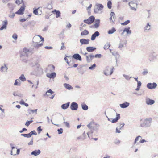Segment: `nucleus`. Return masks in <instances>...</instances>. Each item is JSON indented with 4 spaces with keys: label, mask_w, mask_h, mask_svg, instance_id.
<instances>
[{
    "label": "nucleus",
    "mask_w": 158,
    "mask_h": 158,
    "mask_svg": "<svg viewBox=\"0 0 158 158\" xmlns=\"http://www.w3.org/2000/svg\"><path fill=\"white\" fill-rule=\"evenodd\" d=\"M120 114H116V117L115 118L113 119L111 121V122L113 123H116L118 122V120L120 119Z\"/></svg>",
    "instance_id": "nucleus-25"
},
{
    "label": "nucleus",
    "mask_w": 158,
    "mask_h": 158,
    "mask_svg": "<svg viewBox=\"0 0 158 158\" xmlns=\"http://www.w3.org/2000/svg\"><path fill=\"white\" fill-rule=\"evenodd\" d=\"M130 22V21L129 20L125 21L124 22L122 23L121 24L123 25H126L128 24Z\"/></svg>",
    "instance_id": "nucleus-53"
},
{
    "label": "nucleus",
    "mask_w": 158,
    "mask_h": 158,
    "mask_svg": "<svg viewBox=\"0 0 158 158\" xmlns=\"http://www.w3.org/2000/svg\"><path fill=\"white\" fill-rule=\"evenodd\" d=\"M123 76L127 80H129L130 78H131L132 77H131L129 78L128 76L126 75L125 74H123Z\"/></svg>",
    "instance_id": "nucleus-61"
},
{
    "label": "nucleus",
    "mask_w": 158,
    "mask_h": 158,
    "mask_svg": "<svg viewBox=\"0 0 158 158\" xmlns=\"http://www.w3.org/2000/svg\"><path fill=\"white\" fill-rule=\"evenodd\" d=\"M21 135L22 136H23L25 137H27L28 138L30 137L29 133L27 134H21Z\"/></svg>",
    "instance_id": "nucleus-49"
},
{
    "label": "nucleus",
    "mask_w": 158,
    "mask_h": 158,
    "mask_svg": "<svg viewBox=\"0 0 158 158\" xmlns=\"http://www.w3.org/2000/svg\"><path fill=\"white\" fill-rule=\"evenodd\" d=\"M22 83L21 81L19 79H17L15 80L14 84L15 86H20Z\"/></svg>",
    "instance_id": "nucleus-27"
},
{
    "label": "nucleus",
    "mask_w": 158,
    "mask_h": 158,
    "mask_svg": "<svg viewBox=\"0 0 158 158\" xmlns=\"http://www.w3.org/2000/svg\"><path fill=\"white\" fill-rule=\"evenodd\" d=\"M41 153V151L40 150H35L33 151L31 153V155L36 156L39 155Z\"/></svg>",
    "instance_id": "nucleus-21"
},
{
    "label": "nucleus",
    "mask_w": 158,
    "mask_h": 158,
    "mask_svg": "<svg viewBox=\"0 0 158 158\" xmlns=\"http://www.w3.org/2000/svg\"><path fill=\"white\" fill-rule=\"evenodd\" d=\"M116 30L114 28H112L111 30H109L108 31V34H112L115 32Z\"/></svg>",
    "instance_id": "nucleus-41"
},
{
    "label": "nucleus",
    "mask_w": 158,
    "mask_h": 158,
    "mask_svg": "<svg viewBox=\"0 0 158 158\" xmlns=\"http://www.w3.org/2000/svg\"><path fill=\"white\" fill-rule=\"evenodd\" d=\"M28 55L25 54L20 53V57L21 60L24 62L26 63L27 61Z\"/></svg>",
    "instance_id": "nucleus-8"
},
{
    "label": "nucleus",
    "mask_w": 158,
    "mask_h": 158,
    "mask_svg": "<svg viewBox=\"0 0 158 158\" xmlns=\"http://www.w3.org/2000/svg\"><path fill=\"white\" fill-rule=\"evenodd\" d=\"M54 92L51 89H49L46 92L47 95H49L50 94H52Z\"/></svg>",
    "instance_id": "nucleus-44"
},
{
    "label": "nucleus",
    "mask_w": 158,
    "mask_h": 158,
    "mask_svg": "<svg viewBox=\"0 0 158 158\" xmlns=\"http://www.w3.org/2000/svg\"><path fill=\"white\" fill-rule=\"evenodd\" d=\"M157 85V84L156 83L154 82L153 83H149L147 84V87L149 89H152L156 88Z\"/></svg>",
    "instance_id": "nucleus-9"
},
{
    "label": "nucleus",
    "mask_w": 158,
    "mask_h": 158,
    "mask_svg": "<svg viewBox=\"0 0 158 158\" xmlns=\"http://www.w3.org/2000/svg\"><path fill=\"white\" fill-rule=\"evenodd\" d=\"M81 106L82 108L84 110H86L88 109V106L85 104H82Z\"/></svg>",
    "instance_id": "nucleus-40"
},
{
    "label": "nucleus",
    "mask_w": 158,
    "mask_h": 158,
    "mask_svg": "<svg viewBox=\"0 0 158 158\" xmlns=\"http://www.w3.org/2000/svg\"><path fill=\"white\" fill-rule=\"evenodd\" d=\"M137 2L136 0H133L129 3V5L131 10H133L135 11L136 10V8L137 5Z\"/></svg>",
    "instance_id": "nucleus-5"
},
{
    "label": "nucleus",
    "mask_w": 158,
    "mask_h": 158,
    "mask_svg": "<svg viewBox=\"0 0 158 158\" xmlns=\"http://www.w3.org/2000/svg\"><path fill=\"white\" fill-rule=\"evenodd\" d=\"M29 133V135H30V137L31 136V135H36L37 134V133H36V132L35 130L31 131Z\"/></svg>",
    "instance_id": "nucleus-47"
},
{
    "label": "nucleus",
    "mask_w": 158,
    "mask_h": 158,
    "mask_svg": "<svg viewBox=\"0 0 158 158\" xmlns=\"http://www.w3.org/2000/svg\"><path fill=\"white\" fill-rule=\"evenodd\" d=\"M22 81L23 82L26 80L25 77L23 74H22L19 79Z\"/></svg>",
    "instance_id": "nucleus-39"
},
{
    "label": "nucleus",
    "mask_w": 158,
    "mask_h": 158,
    "mask_svg": "<svg viewBox=\"0 0 158 158\" xmlns=\"http://www.w3.org/2000/svg\"><path fill=\"white\" fill-rule=\"evenodd\" d=\"M100 23V20L99 19H96L95 21V24H94V27L95 28H97L99 26Z\"/></svg>",
    "instance_id": "nucleus-24"
},
{
    "label": "nucleus",
    "mask_w": 158,
    "mask_h": 158,
    "mask_svg": "<svg viewBox=\"0 0 158 158\" xmlns=\"http://www.w3.org/2000/svg\"><path fill=\"white\" fill-rule=\"evenodd\" d=\"M43 45V43H33V45L34 47L35 48H38L39 47Z\"/></svg>",
    "instance_id": "nucleus-28"
},
{
    "label": "nucleus",
    "mask_w": 158,
    "mask_h": 158,
    "mask_svg": "<svg viewBox=\"0 0 158 158\" xmlns=\"http://www.w3.org/2000/svg\"><path fill=\"white\" fill-rule=\"evenodd\" d=\"M10 146L11 147V148H12V150L11 151V153H10V154L11 155H13V156H15L16 155V154H15V153H13V150L14 149H15V148L13 146V144H12V143H10Z\"/></svg>",
    "instance_id": "nucleus-43"
},
{
    "label": "nucleus",
    "mask_w": 158,
    "mask_h": 158,
    "mask_svg": "<svg viewBox=\"0 0 158 158\" xmlns=\"http://www.w3.org/2000/svg\"><path fill=\"white\" fill-rule=\"evenodd\" d=\"M151 29V26L149 23H148L144 28V31L148 32Z\"/></svg>",
    "instance_id": "nucleus-32"
},
{
    "label": "nucleus",
    "mask_w": 158,
    "mask_h": 158,
    "mask_svg": "<svg viewBox=\"0 0 158 158\" xmlns=\"http://www.w3.org/2000/svg\"><path fill=\"white\" fill-rule=\"evenodd\" d=\"M15 14L14 13H12L11 11L10 13V14L8 16L11 18H13L15 16Z\"/></svg>",
    "instance_id": "nucleus-46"
},
{
    "label": "nucleus",
    "mask_w": 158,
    "mask_h": 158,
    "mask_svg": "<svg viewBox=\"0 0 158 158\" xmlns=\"http://www.w3.org/2000/svg\"><path fill=\"white\" fill-rule=\"evenodd\" d=\"M94 16H91L88 19L84 20V22L88 24H90L94 22Z\"/></svg>",
    "instance_id": "nucleus-7"
},
{
    "label": "nucleus",
    "mask_w": 158,
    "mask_h": 158,
    "mask_svg": "<svg viewBox=\"0 0 158 158\" xmlns=\"http://www.w3.org/2000/svg\"><path fill=\"white\" fill-rule=\"evenodd\" d=\"M127 41L126 40L120 41L118 46V48L121 50H122L123 48L126 45Z\"/></svg>",
    "instance_id": "nucleus-10"
},
{
    "label": "nucleus",
    "mask_w": 158,
    "mask_h": 158,
    "mask_svg": "<svg viewBox=\"0 0 158 158\" xmlns=\"http://www.w3.org/2000/svg\"><path fill=\"white\" fill-rule=\"evenodd\" d=\"M64 86L68 90H70L73 89V87L69 84L64 83Z\"/></svg>",
    "instance_id": "nucleus-33"
},
{
    "label": "nucleus",
    "mask_w": 158,
    "mask_h": 158,
    "mask_svg": "<svg viewBox=\"0 0 158 158\" xmlns=\"http://www.w3.org/2000/svg\"><path fill=\"white\" fill-rule=\"evenodd\" d=\"M110 43H107L106 44H105L104 47V48L105 50H106L108 49L110 47Z\"/></svg>",
    "instance_id": "nucleus-42"
},
{
    "label": "nucleus",
    "mask_w": 158,
    "mask_h": 158,
    "mask_svg": "<svg viewBox=\"0 0 158 158\" xmlns=\"http://www.w3.org/2000/svg\"><path fill=\"white\" fill-rule=\"evenodd\" d=\"M103 8V6L101 4H97L95 6L94 9V12L95 13L101 14L102 10Z\"/></svg>",
    "instance_id": "nucleus-3"
},
{
    "label": "nucleus",
    "mask_w": 158,
    "mask_h": 158,
    "mask_svg": "<svg viewBox=\"0 0 158 158\" xmlns=\"http://www.w3.org/2000/svg\"><path fill=\"white\" fill-rule=\"evenodd\" d=\"M148 72L147 69H144L143 71L142 72V73L143 75H145L148 74Z\"/></svg>",
    "instance_id": "nucleus-51"
},
{
    "label": "nucleus",
    "mask_w": 158,
    "mask_h": 158,
    "mask_svg": "<svg viewBox=\"0 0 158 158\" xmlns=\"http://www.w3.org/2000/svg\"><path fill=\"white\" fill-rule=\"evenodd\" d=\"M33 13L35 15H38V9H36L34 10Z\"/></svg>",
    "instance_id": "nucleus-64"
},
{
    "label": "nucleus",
    "mask_w": 158,
    "mask_h": 158,
    "mask_svg": "<svg viewBox=\"0 0 158 158\" xmlns=\"http://www.w3.org/2000/svg\"><path fill=\"white\" fill-rule=\"evenodd\" d=\"M54 12H56L55 14L56 15V18H58L60 17V12L59 10H54Z\"/></svg>",
    "instance_id": "nucleus-37"
},
{
    "label": "nucleus",
    "mask_w": 158,
    "mask_h": 158,
    "mask_svg": "<svg viewBox=\"0 0 158 158\" xmlns=\"http://www.w3.org/2000/svg\"><path fill=\"white\" fill-rule=\"evenodd\" d=\"M146 103L148 105H152L154 103L155 101L153 100L147 98L146 100Z\"/></svg>",
    "instance_id": "nucleus-20"
},
{
    "label": "nucleus",
    "mask_w": 158,
    "mask_h": 158,
    "mask_svg": "<svg viewBox=\"0 0 158 158\" xmlns=\"http://www.w3.org/2000/svg\"><path fill=\"white\" fill-rule=\"evenodd\" d=\"M100 35V33L98 31H95L91 37V40H94L95 39L96 37Z\"/></svg>",
    "instance_id": "nucleus-13"
},
{
    "label": "nucleus",
    "mask_w": 158,
    "mask_h": 158,
    "mask_svg": "<svg viewBox=\"0 0 158 158\" xmlns=\"http://www.w3.org/2000/svg\"><path fill=\"white\" fill-rule=\"evenodd\" d=\"M8 23L6 20L2 22V26L0 28V30H2L4 29H6L7 25Z\"/></svg>",
    "instance_id": "nucleus-18"
},
{
    "label": "nucleus",
    "mask_w": 158,
    "mask_h": 158,
    "mask_svg": "<svg viewBox=\"0 0 158 158\" xmlns=\"http://www.w3.org/2000/svg\"><path fill=\"white\" fill-rule=\"evenodd\" d=\"M63 130V129L62 128H60V129H58L57 130V131H58V133L59 134H61L63 133V131H62Z\"/></svg>",
    "instance_id": "nucleus-58"
},
{
    "label": "nucleus",
    "mask_w": 158,
    "mask_h": 158,
    "mask_svg": "<svg viewBox=\"0 0 158 158\" xmlns=\"http://www.w3.org/2000/svg\"><path fill=\"white\" fill-rule=\"evenodd\" d=\"M61 45H62V46L61 47V50L65 49H66V47L64 45V43H61Z\"/></svg>",
    "instance_id": "nucleus-59"
},
{
    "label": "nucleus",
    "mask_w": 158,
    "mask_h": 158,
    "mask_svg": "<svg viewBox=\"0 0 158 158\" xmlns=\"http://www.w3.org/2000/svg\"><path fill=\"white\" fill-rule=\"evenodd\" d=\"M96 65L95 64H94L92 65L89 67V69L91 70H93L94 68L96 67Z\"/></svg>",
    "instance_id": "nucleus-52"
},
{
    "label": "nucleus",
    "mask_w": 158,
    "mask_h": 158,
    "mask_svg": "<svg viewBox=\"0 0 158 158\" xmlns=\"http://www.w3.org/2000/svg\"><path fill=\"white\" fill-rule=\"evenodd\" d=\"M69 104L70 102H67L66 104H64L61 105V107L63 109H66L69 107Z\"/></svg>",
    "instance_id": "nucleus-29"
},
{
    "label": "nucleus",
    "mask_w": 158,
    "mask_h": 158,
    "mask_svg": "<svg viewBox=\"0 0 158 158\" xmlns=\"http://www.w3.org/2000/svg\"><path fill=\"white\" fill-rule=\"evenodd\" d=\"M25 9V6H21L19 10L15 12V13L18 15H22L23 14Z\"/></svg>",
    "instance_id": "nucleus-11"
},
{
    "label": "nucleus",
    "mask_w": 158,
    "mask_h": 158,
    "mask_svg": "<svg viewBox=\"0 0 158 158\" xmlns=\"http://www.w3.org/2000/svg\"><path fill=\"white\" fill-rule=\"evenodd\" d=\"M102 55L101 54H96L94 56V57L95 58H100L101 57Z\"/></svg>",
    "instance_id": "nucleus-62"
},
{
    "label": "nucleus",
    "mask_w": 158,
    "mask_h": 158,
    "mask_svg": "<svg viewBox=\"0 0 158 158\" xmlns=\"http://www.w3.org/2000/svg\"><path fill=\"white\" fill-rule=\"evenodd\" d=\"M72 57L74 59L77 60H78L79 61H81L82 60L81 56L78 53L74 54L73 55Z\"/></svg>",
    "instance_id": "nucleus-14"
},
{
    "label": "nucleus",
    "mask_w": 158,
    "mask_h": 158,
    "mask_svg": "<svg viewBox=\"0 0 158 158\" xmlns=\"http://www.w3.org/2000/svg\"><path fill=\"white\" fill-rule=\"evenodd\" d=\"M37 130L38 131V133L40 134V132L42 131V129L41 128V126H40L37 128Z\"/></svg>",
    "instance_id": "nucleus-57"
},
{
    "label": "nucleus",
    "mask_w": 158,
    "mask_h": 158,
    "mask_svg": "<svg viewBox=\"0 0 158 158\" xmlns=\"http://www.w3.org/2000/svg\"><path fill=\"white\" fill-rule=\"evenodd\" d=\"M115 13L113 12H111L110 14V20L111 22H112L113 23H114V16L115 15Z\"/></svg>",
    "instance_id": "nucleus-22"
},
{
    "label": "nucleus",
    "mask_w": 158,
    "mask_h": 158,
    "mask_svg": "<svg viewBox=\"0 0 158 158\" xmlns=\"http://www.w3.org/2000/svg\"><path fill=\"white\" fill-rule=\"evenodd\" d=\"M13 95L15 96H18L19 97H21L22 96V94L20 93H18L17 92H14L13 93Z\"/></svg>",
    "instance_id": "nucleus-48"
},
{
    "label": "nucleus",
    "mask_w": 158,
    "mask_h": 158,
    "mask_svg": "<svg viewBox=\"0 0 158 158\" xmlns=\"http://www.w3.org/2000/svg\"><path fill=\"white\" fill-rule=\"evenodd\" d=\"M7 69L8 68L6 64H4V66H2L1 68V71L2 72H6Z\"/></svg>",
    "instance_id": "nucleus-31"
},
{
    "label": "nucleus",
    "mask_w": 158,
    "mask_h": 158,
    "mask_svg": "<svg viewBox=\"0 0 158 158\" xmlns=\"http://www.w3.org/2000/svg\"><path fill=\"white\" fill-rule=\"evenodd\" d=\"M96 48L93 47H88L86 48V50L89 52H92L96 50Z\"/></svg>",
    "instance_id": "nucleus-26"
},
{
    "label": "nucleus",
    "mask_w": 158,
    "mask_h": 158,
    "mask_svg": "<svg viewBox=\"0 0 158 158\" xmlns=\"http://www.w3.org/2000/svg\"><path fill=\"white\" fill-rule=\"evenodd\" d=\"M56 74L55 72H53L51 74H47V76L51 78H54L56 77Z\"/></svg>",
    "instance_id": "nucleus-23"
},
{
    "label": "nucleus",
    "mask_w": 158,
    "mask_h": 158,
    "mask_svg": "<svg viewBox=\"0 0 158 158\" xmlns=\"http://www.w3.org/2000/svg\"><path fill=\"white\" fill-rule=\"evenodd\" d=\"M48 70H50L51 72H53L55 69V66L52 65H49L47 68Z\"/></svg>",
    "instance_id": "nucleus-34"
},
{
    "label": "nucleus",
    "mask_w": 158,
    "mask_h": 158,
    "mask_svg": "<svg viewBox=\"0 0 158 158\" xmlns=\"http://www.w3.org/2000/svg\"><path fill=\"white\" fill-rule=\"evenodd\" d=\"M37 109L34 110L28 109V112L29 114H31V113H35L36 114H37Z\"/></svg>",
    "instance_id": "nucleus-35"
},
{
    "label": "nucleus",
    "mask_w": 158,
    "mask_h": 158,
    "mask_svg": "<svg viewBox=\"0 0 158 158\" xmlns=\"http://www.w3.org/2000/svg\"><path fill=\"white\" fill-rule=\"evenodd\" d=\"M12 37L15 40H16L17 39L18 35L16 33H14Z\"/></svg>",
    "instance_id": "nucleus-54"
},
{
    "label": "nucleus",
    "mask_w": 158,
    "mask_h": 158,
    "mask_svg": "<svg viewBox=\"0 0 158 158\" xmlns=\"http://www.w3.org/2000/svg\"><path fill=\"white\" fill-rule=\"evenodd\" d=\"M89 40L88 39H82L80 40V42L82 44H87L89 43Z\"/></svg>",
    "instance_id": "nucleus-16"
},
{
    "label": "nucleus",
    "mask_w": 158,
    "mask_h": 158,
    "mask_svg": "<svg viewBox=\"0 0 158 158\" xmlns=\"http://www.w3.org/2000/svg\"><path fill=\"white\" fill-rule=\"evenodd\" d=\"M117 125L118 127H119V129H121L124 125V123L123 122H120L118 123Z\"/></svg>",
    "instance_id": "nucleus-36"
},
{
    "label": "nucleus",
    "mask_w": 158,
    "mask_h": 158,
    "mask_svg": "<svg viewBox=\"0 0 158 158\" xmlns=\"http://www.w3.org/2000/svg\"><path fill=\"white\" fill-rule=\"evenodd\" d=\"M130 105V103L127 102H125L122 104H120L119 105L120 107L122 108H125L128 107Z\"/></svg>",
    "instance_id": "nucleus-17"
},
{
    "label": "nucleus",
    "mask_w": 158,
    "mask_h": 158,
    "mask_svg": "<svg viewBox=\"0 0 158 158\" xmlns=\"http://www.w3.org/2000/svg\"><path fill=\"white\" fill-rule=\"evenodd\" d=\"M31 52V51L29 48H24L23 49V51L20 52V53L25 54H27L28 55L29 53Z\"/></svg>",
    "instance_id": "nucleus-15"
},
{
    "label": "nucleus",
    "mask_w": 158,
    "mask_h": 158,
    "mask_svg": "<svg viewBox=\"0 0 158 158\" xmlns=\"http://www.w3.org/2000/svg\"><path fill=\"white\" fill-rule=\"evenodd\" d=\"M130 27L125 28L123 30V32H126L127 34H130L131 33V30H130Z\"/></svg>",
    "instance_id": "nucleus-30"
},
{
    "label": "nucleus",
    "mask_w": 158,
    "mask_h": 158,
    "mask_svg": "<svg viewBox=\"0 0 158 158\" xmlns=\"http://www.w3.org/2000/svg\"><path fill=\"white\" fill-rule=\"evenodd\" d=\"M64 120V123H65V126L68 128H69L70 127V125L69 123L68 122H65L64 121V118H63Z\"/></svg>",
    "instance_id": "nucleus-50"
},
{
    "label": "nucleus",
    "mask_w": 158,
    "mask_h": 158,
    "mask_svg": "<svg viewBox=\"0 0 158 158\" xmlns=\"http://www.w3.org/2000/svg\"><path fill=\"white\" fill-rule=\"evenodd\" d=\"M32 71L31 74L32 75L37 76L42 71V69L40 67V66L38 64H36L35 65L32 66Z\"/></svg>",
    "instance_id": "nucleus-1"
},
{
    "label": "nucleus",
    "mask_w": 158,
    "mask_h": 158,
    "mask_svg": "<svg viewBox=\"0 0 158 158\" xmlns=\"http://www.w3.org/2000/svg\"><path fill=\"white\" fill-rule=\"evenodd\" d=\"M152 120V119L150 118H146L140 124V127H150L151 125Z\"/></svg>",
    "instance_id": "nucleus-2"
},
{
    "label": "nucleus",
    "mask_w": 158,
    "mask_h": 158,
    "mask_svg": "<svg viewBox=\"0 0 158 158\" xmlns=\"http://www.w3.org/2000/svg\"><path fill=\"white\" fill-rule=\"evenodd\" d=\"M112 2L111 1H109L107 3V7L108 8L111 9V8Z\"/></svg>",
    "instance_id": "nucleus-45"
},
{
    "label": "nucleus",
    "mask_w": 158,
    "mask_h": 158,
    "mask_svg": "<svg viewBox=\"0 0 158 158\" xmlns=\"http://www.w3.org/2000/svg\"><path fill=\"white\" fill-rule=\"evenodd\" d=\"M81 136V139L84 140L86 139V135L85 132Z\"/></svg>",
    "instance_id": "nucleus-55"
},
{
    "label": "nucleus",
    "mask_w": 158,
    "mask_h": 158,
    "mask_svg": "<svg viewBox=\"0 0 158 158\" xmlns=\"http://www.w3.org/2000/svg\"><path fill=\"white\" fill-rule=\"evenodd\" d=\"M89 34V31L88 30H85L83 31L81 33V35L82 36L86 35Z\"/></svg>",
    "instance_id": "nucleus-38"
},
{
    "label": "nucleus",
    "mask_w": 158,
    "mask_h": 158,
    "mask_svg": "<svg viewBox=\"0 0 158 158\" xmlns=\"http://www.w3.org/2000/svg\"><path fill=\"white\" fill-rule=\"evenodd\" d=\"M94 123L93 122H91L87 125V127L89 129L90 131L89 132H87V134L88 137L89 138V134L90 133L92 134L93 133V130H94Z\"/></svg>",
    "instance_id": "nucleus-6"
},
{
    "label": "nucleus",
    "mask_w": 158,
    "mask_h": 158,
    "mask_svg": "<svg viewBox=\"0 0 158 158\" xmlns=\"http://www.w3.org/2000/svg\"><path fill=\"white\" fill-rule=\"evenodd\" d=\"M120 143L119 140L116 139L114 141V143L118 145Z\"/></svg>",
    "instance_id": "nucleus-60"
},
{
    "label": "nucleus",
    "mask_w": 158,
    "mask_h": 158,
    "mask_svg": "<svg viewBox=\"0 0 158 158\" xmlns=\"http://www.w3.org/2000/svg\"><path fill=\"white\" fill-rule=\"evenodd\" d=\"M86 61L88 63H89L91 62V60L89 58V57L87 56H86Z\"/></svg>",
    "instance_id": "nucleus-63"
},
{
    "label": "nucleus",
    "mask_w": 158,
    "mask_h": 158,
    "mask_svg": "<svg viewBox=\"0 0 158 158\" xmlns=\"http://www.w3.org/2000/svg\"><path fill=\"white\" fill-rule=\"evenodd\" d=\"M41 42L40 40V38L38 35L35 36L33 38V43H40Z\"/></svg>",
    "instance_id": "nucleus-19"
},
{
    "label": "nucleus",
    "mask_w": 158,
    "mask_h": 158,
    "mask_svg": "<svg viewBox=\"0 0 158 158\" xmlns=\"http://www.w3.org/2000/svg\"><path fill=\"white\" fill-rule=\"evenodd\" d=\"M140 138H141V137L140 136H138L136 137L134 142V143L135 144L136 142L139 140V139Z\"/></svg>",
    "instance_id": "nucleus-56"
},
{
    "label": "nucleus",
    "mask_w": 158,
    "mask_h": 158,
    "mask_svg": "<svg viewBox=\"0 0 158 158\" xmlns=\"http://www.w3.org/2000/svg\"><path fill=\"white\" fill-rule=\"evenodd\" d=\"M114 69V67L110 68L108 66L106 67L104 71V74L106 76L111 75L113 73V70Z\"/></svg>",
    "instance_id": "nucleus-4"
},
{
    "label": "nucleus",
    "mask_w": 158,
    "mask_h": 158,
    "mask_svg": "<svg viewBox=\"0 0 158 158\" xmlns=\"http://www.w3.org/2000/svg\"><path fill=\"white\" fill-rule=\"evenodd\" d=\"M78 107V104L75 102H73L72 103L70 107L71 109L73 110H77Z\"/></svg>",
    "instance_id": "nucleus-12"
}]
</instances>
